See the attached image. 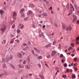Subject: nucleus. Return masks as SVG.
<instances>
[{
    "label": "nucleus",
    "mask_w": 79,
    "mask_h": 79,
    "mask_svg": "<svg viewBox=\"0 0 79 79\" xmlns=\"http://www.w3.org/2000/svg\"><path fill=\"white\" fill-rule=\"evenodd\" d=\"M10 57H9L8 55L6 56V60L7 62H8V61H10V59H9H9H10V60H13V55H10Z\"/></svg>",
    "instance_id": "1"
},
{
    "label": "nucleus",
    "mask_w": 79,
    "mask_h": 79,
    "mask_svg": "<svg viewBox=\"0 0 79 79\" xmlns=\"http://www.w3.org/2000/svg\"><path fill=\"white\" fill-rule=\"evenodd\" d=\"M6 26L5 25H2V28H1V30L2 31H3L6 29Z\"/></svg>",
    "instance_id": "2"
},
{
    "label": "nucleus",
    "mask_w": 79,
    "mask_h": 79,
    "mask_svg": "<svg viewBox=\"0 0 79 79\" xmlns=\"http://www.w3.org/2000/svg\"><path fill=\"white\" fill-rule=\"evenodd\" d=\"M72 29V27H71V26H69L66 27V30L67 31L71 30Z\"/></svg>",
    "instance_id": "3"
},
{
    "label": "nucleus",
    "mask_w": 79,
    "mask_h": 79,
    "mask_svg": "<svg viewBox=\"0 0 79 79\" xmlns=\"http://www.w3.org/2000/svg\"><path fill=\"white\" fill-rule=\"evenodd\" d=\"M22 24L21 23H19V26L18 27L19 29H22L23 28L24 26H22Z\"/></svg>",
    "instance_id": "4"
},
{
    "label": "nucleus",
    "mask_w": 79,
    "mask_h": 79,
    "mask_svg": "<svg viewBox=\"0 0 79 79\" xmlns=\"http://www.w3.org/2000/svg\"><path fill=\"white\" fill-rule=\"evenodd\" d=\"M17 55L18 56V57L20 58H21L23 56V55H22V54H21V53L18 52L17 54Z\"/></svg>",
    "instance_id": "5"
},
{
    "label": "nucleus",
    "mask_w": 79,
    "mask_h": 79,
    "mask_svg": "<svg viewBox=\"0 0 79 79\" xmlns=\"http://www.w3.org/2000/svg\"><path fill=\"white\" fill-rule=\"evenodd\" d=\"M16 12L14 11V13L13 14V19H16Z\"/></svg>",
    "instance_id": "6"
},
{
    "label": "nucleus",
    "mask_w": 79,
    "mask_h": 79,
    "mask_svg": "<svg viewBox=\"0 0 79 79\" xmlns=\"http://www.w3.org/2000/svg\"><path fill=\"white\" fill-rule=\"evenodd\" d=\"M56 53V51H52V53L51 54L52 56H55V55Z\"/></svg>",
    "instance_id": "7"
},
{
    "label": "nucleus",
    "mask_w": 79,
    "mask_h": 79,
    "mask_svg": "<svg viewBox=\"0 0 79 79\" xmlns=\"http://www.w3.org/2000/svg\"><path fill=\"white\" fill-rule=\"evenodd\" d=\"M66 71L68 73H69V72H72V69H67L66 70Z\"/></svg>",
    "instance_id": "8"
},
{
    "label": "nucleus",
    "mask_w": 79,
    "mask_h": 79,
    "mask_svg": "<svg viewBox=\"0 0 79 79\" xmlns=\"http://www.w3.org/2000/svg\"><path fill=\"white\" fill-rule=\"evenodd\" d=\"M31 14H32V12L31 10H30L27 12L28 15H31Z\"/></svg>",
    "instance_id": "9"
},
{
    "label": "nucleus",
    "mask_w": 79,
    "mask_h": 79,
    "mask_svg": "<svg viewBox=\"0 0 79 79\" xmlns=\"http://www.w3.org/2000/svg\"><path fill=\"white\" fill-rule=\"evenodd\" d=\"M6 68V64H5V63H4L2 65V68L3 69H5Z\"/></svg>",
    "instance_id": "10"
},
{
    "label": "nucleus",
    "mask_w": 79,
    "mask_h": 79,
    "mask_svg": "<svg viewBox=\"0 0 79 79\" xmlns=\"http://www.w3.org/2000/svg\"><path fill=\"white\" fill-rule=\"evenodd\" d=\"M44 35V33H41V34H39V36L40 37H42Z\"/></svg>",
    "instance_id": "11"
},
{
    "label": "nucleus",
    "mask_w": 79,
    "mask_h": 79,
    "mask_svg": "<svg viewBox=\"0 0 79 79\" xmlns=\"http://www.w3.org/2000/svg\"><path fill=\"white\" fill-rule=\"evenodd\" d=\"M10 67L13 68V69H15V66H14V65H13L12 64H10Z\"/></svg>",
    "instance_id": "12"
},
{
    "label": "nucleus",
    "mask_w": 79,
    "mask_h": 79,
    "mask_svg": "<svg viewBox=\"0 0 79 79\" xmlns=\"http://www.w3.org/2000/svg\"><path fill=\"white\" fill-rule=\"evenodd\" d=\"M73 60L75 62H77V57H74L73 58Z\"/></svg>",
    "instance_id": "13"
},
{
    "label": "nucleus",
    "mask_w": 79,
    "mask_h": 79,
    "mask_svg": "<svg viewBox=\"0 0 79 79\" xmlns=\"http://www.w3.org/2000/svg\"><path fill=\"white\" fill-rule=\"evenodd\" d=\"M65 25H64V24H63L62 26V29L64 30V29L65 28Z\"/></svg>",
    "instance_id": "14"
},
{
    "label": "nucleus",
    "mask_w": 79,
    "mask_h": 79,
    "mask_svg": "<svg viewBox=\"0 0 79 79\" xmlns=\"http://www.w3.org/2000/svg\"><path fill=\"white\" fill-rule=\"evenodd\" d=\"M71 77L72 79H74L76 78V76H75V74H73L72 75V76Z\"/></svg>",
    "instance_id": "15"
},
{
    "label": "nucleus",
    "mask_w": 79,
    "mask_h": 79,
    "mask_svg": "<svg viewBox=\"0 0 79 79\" xmlns=\"http://www.w3.org/2000/svg\"><path fill=\"white\" fill-rule=\"evenodd\" d=\"M17 32L19 34L21 32V30L19 29H18L17 30Z\"/></svg>",
    "instance_id": "16"
},
{
    "label": "nucleus",
    "mask_w": 79,
    "mask_h": 79,
    "mask_svg": "<svg viewBox=\"0 0 79 79\" xmlns=\"http://www.w3.org/2000/svg\"><path fill=\"white\" fill-rule=\"evenodd\" d=\"M39 76L41 78V79H44V76L43 75H40Z\"/></svg>",
    "instance_id": "17"
},
{
    "label": "nucleus",
    "mask_w": 79,
    "mask_h": 79,
    "mask_svg": "<svg viewBox=\"0 0 79 79\" xmlns=\"http://www.w3.org/2000/svg\"><path fill=\"white\" fill-rule=\"evenodd\" d=\"M3 42H4V43ZM3 42H2V44H4V45H5V43H6V40H3Z\"/></svg>",
    "instance_id": "18"
},
{
    "label": "nucleus",
    "mask_w": 79,
    "mask_h": 79,
    "mask_svg": "<svg viewBox=\"0 0 79 79\" xmlns=\"http://www.w3.org/2000/svg\"><path fill=\"white\" fill-rule=\"evenodd\" d=\"M8 7H7L6 6L5 7H4L3 8V9L4 10H6L8 9Z\"/></svg>",
    "instance_id": "19"
},
{
    "label": "nucleus",
    "mask_w": 79,
    "mask_h": 79,
    "mask_svg": "<svg viewBox=\"0 0 79 79\" xmlns=\"http://www.w3.org/2000/svg\"><path fill=\"white\" fill-rule=\"evenodd\" d=\"M21 16L22 18H24L25 17V15L24 13H22L21 14Z\"/></svg>",
    "instance_id": "20"
},
{
    "label": "nucleus",
    "mask_w": 79,
    "mask_h": 79,
    "mask_svg": "<svg viewBox=\"0 0 79 79\" xmlns=\"http://www.w3.org/2000/svg\"><path fill=\"white\" fill-rule=\"evenodd\" d=\"M73 17L74 19H77V16H76V15H73Z\"/></svg>",
    "instance_id": "21"
},
{
    "label": "nucleus",
    "mask_w": 79,
    "mask_h": 79,
    "mask_svg": "<svg viewBox=\"0 0 79 79\" xmlns=\"http://www.w3.org/2000/svg\"><path fill=\"white\" fill-rule=\"evenodd\" d=\"M3 13V10H0V14H1V15H2Z\"/></svg>",
    "instance_id": "22"
},
{
    "label": "nucleus",
    "mask_w": 79,
    "mask_h": 79,
    "mask_svg": "<svg viewBox=\"0 0 79 79\" xmlns=\"http://www.w3.org/2000/svg\"><path fill=\"white\" fill-rule=\"evenodd\" d=\"M43 16H47V14L46 13H44L42 14Z\"/></svg>",
    "instance_id": "23"
},
{
    "label": "nucleus",
    "mask_w": 79,
    "mask_h": 79,
    "mask_svg": "<svg viewBox=\"0 0 79 79\" xmlns=\"http://www.w3.org/2000/svg\"><path fill=\"white\" fill-rule=\"evenodd\" d=\"M27 61H28V62H30V57H29V56L27 57Z\"/></svg>",
    "instance_id": "24"
},
{
    "label": "nucleus",
    "mask_w": 79,
    "mask_h": 79,
    "mask_svg": "<svg viewBox=\"0 0 79 79\" xmlns=\"http://www.w3.org/2000/svg\"><path fill=\"white\" fill-rule=\"evenodd\" d=\"M24 11V9H22L20 10V13H23V11Z\"/></svg>",
    "instance_id": "25"
},
{
    "label": "nucleus",
    "mask_w": 79,
    "mask_h": 79,
    "mask_svg": "<svg viewBox=\"0 0 79 79\" xmlns=\"http://www.w3.org/2000/svg\"><path fill=\"white\" fill-rule=\"evenodd\" d=\"M26 69H30V67L28 65H27L25 67Z\"/></svg>",
    "instance_id": "26"
},
{
    "label": "nucleus",
    "mask_w": 79,
    "mask_h": 79,
    "mask_svg": "<svg viewBox=\"0 0 79 79\" xmlns=\"http://www.w3.org/2000/svg\"><path fill=\"white\" fill-rule=\"evenodd\" d=\"M23 64H26V60H25L23 62Z\"/></svg>",
    "instance_id": "27"
},
{
    "label": "nucleus",
    "mask_w": 79,
    "mask_h": 79,
    "mask_svg": "<svg viewBox=\"0 0 79 79\" xmlns=\"http://www.w3.org/2000/svg\"><path fill=\"white\" fill-rule=\"evenodd\" d=\"M22 45L23 47H25V46H27V44L25 43H23L22 44Z\"/></svg>",
    "instance_id": "28"
},
{
    "label": "nucleus",
    "mask_w": 79,
    "mask_h": 79,
    "mask_svg": "<svg viewBox=\"0 0 79 79\" xmlns=\"http://www.w3.org/2000/svg\"><path fill=\"white\" fill-rule=\"evenodd\" d=\"M27 19H28V18L25 17L23 19L24 21H26L27 20Z\"/></svg>",
    "instance_id": "29"
},
{
    "label": "nucleus",
    "mask_w": 79,
    "mask_h": 79,
    "mask_svg": "<svg viewBox=\"0 0 79 79\" xmlns=\"http://www.w3.org/2000/svg\"><path fill=\"white\" fill-rule=\"evenodd\" d=\"M52 45V43H49V44L48 45V47H49L51 46Z\"/></svg>",
    "instance_id": "30"
},
{
    "label": "nucleus",
    "mask_w": 79,
    "mask_h": 79,
    "mask_svg": "<svg viewBox=\"0 0 79 79\" xmlns=\"http://www.w3.org/2000/svg\"><path fill=\"white\" fill-rule=\"evenodd\" d=\"M64 66L65 68L67 67V64H66V63L64 64Z\"/></svg>",
    "instance_id": "31"
},
{
    "label": "nucleus",
    "mask_w": 79,
    "mask_h": 79,
    "mask_svg": "<svg viewBox=\"0 0 79 79\" xmlns=\"http://www.w3.org/2000/svg\"><path fill=\"white\" fill-rule=\"evenodd\" d=\"M15 27V25L13 24L12 25V29H14Z\"/></svg>",
    "instance_id": "32"
},
{
    "label": "nucleus",
    "mask_w": 79,
    "mask_h": 79,
    "mask_svg": "<svg viewBox=\"0 0 79 79\" xmlns=\"http://www.w3.org/2000/svg\"><path fill=\"white\" fill-rule=\"evenodd\" d=\"M15 41L17 43H19V40H15Z\"/></svg>",
    "instance_id": "33"
},
{
    "label": "nucleus",
    "mask_w": 79,
    "mask_h": 79,
    "mask_svg": "<svg viewBox=\"0 0 79 79\" xmlns=\"http://www.w3.org/2000/svg\"><path fill=\"white\" fill-rule=\"evenodd\" d=\"M17 66H19L20 68H22V67L21 66V64H18Z\"/></svg>",
    "instance_id": "34"
},
{
    "label": "nucleus",
    "mask_w": 79,
    "mask_h": 79,
    "mask_svg": "<svg viewBox=\"0 0 79 79\" xmlns=\"http://www.w3.org/2000/svg\"><path fill=\"white\" fill-rule=\"evenodd\" d=\"M71 49H73V48H72V47L71 46H70L68 48V50H71Z\"/></svg>",
    "instance_id": "35"
},
{
    "label": "nucleus",
    "mask_w": 79,
    "mask_h": 79,
    "mask_svg": "<svg viewBox=\"0 0 79 79\" xmlns=\"http://www.w3.org/2000/svg\"><path fill=\"white\" fill-rule=\"evenodd\" d=\"M38 66L39 67V68H41V64H38Z\"/></svg>",
    "instance_id": "36"
},
{
    "label": "nucleus",
    "mask_w": 79,
    "mask_h": 79,
    "mask_svg": "<svg viewBox=\"0 0 79 79\" xmlns=\"http://www.w3.org/2000/svg\"><path fill=\"white\" fill-rule=\"evenodd\" d=\"M38 59H42V56H38Z\"/></svg>",
    "instance_id": "37"
},
{
    "label": "nucleus",
    "mask_w": 79,
    "mask_h": 79,
    "mask_svg": "<svg viewBox=\"0 0 79 79\" xmlns=\"http://www.w3.org/2000/svg\"><path fill=\"white\" fill-rule=\"evenodd\" d=\"M31 52L32 53V54H33V55H34L35 53H34V50H31Z\"/></svg>",
    "instance_id": "38"
},
{
    "label": "nucleus",
    "mask_w": 79,
    "mask_h": 79,
    "mask_svg": "<svg viewBox=\"0 0 79 79\" xmlns=\"http://www.w3.org/2000/svg\"><path fill=\"white\" fill-rule=\"evenodd\" d=\"M66 77H67V76H66V75H63V77L65 79V78H66Z\"/></svg>",
    "instance_id": "39"
},
{
    "label": "nucleus",
    "mask_w": 79,
    "mask_h": 79,
    "mask_svg": "<svg viewBox=\"0 0 79 79\" xmlns=\"http://www.w3.org/2000/svg\"><path fill=\"white\" fill-rule=\"evenodd\" d=\"M46 3L47 5H48L49 4V2L47 1V2H46Z\"/></svg>",
    "instance_id": "40"
},
{
    "label": "nucleus",
    "mask_w": 79,
    "mask_h": 79,
    "mask_svg": "<svg viewBox=\"0 0 79 79\" xmlns=\"http://www.w3.org/2000/svg\"><path fill=\"white\" fill-rule=\"evenodd\" d=\"M63 54H61L60 56V58H62V57H63Z\"/></svg>",
    "instance_id": "41"
},
{
    "label": "nucleus",
    "mask_w": 79,
    "mask_h": 79,
    "mask_svg": "<svg viewBox=\"0 0 79 79\" xmlns=\"http://www.w3.org/2000/svg\"><path fill=\"white\" fill-rule=\"evenodd\" d=\"M54 25L56 27H58V25L57 24L55 23Z\"/></svg>",
    "instance_id": "42"
},
{
    "label": "nucleus",
    "mask_w": 79,
    "mask_h": 79,
    "mask_svg": "<svg viewBox=\"0 0 79 79\" xmlns=\"http://www.w3.org/2000/svg\"><path fill=\"white\" fill-rule=\"evenodd\" d=\"M4 74H5V75H8V74L6 72H5Z\"/></svg>",
    "instance_id": "43"
},
{
    "label": "nucleus",
    "mask_w": 79,
    "mask_h": 79,
    "mask_svg": "<svg viewBox=\"0 0 79 79\" xmlns=\"http://www.w3.org/2000/svg\"><path fill=\"white\" fill-rule=\"evenodd\" d=\"M10 37H14V35L12 34H10Z\"/></svg>",
    "instance_id": "44"
},
{
    "label": "nucleus",
    "mask_w": 79,
    "mask_h": 79,
    "mask_svg": "<svg viewBox=\"0 0 79 79\" xmlns=\"http://www.w3.org/2000/svg\"><path fill=\"white\" fill-rule=\"evenodd\" d=\"M34 56H38V55L37 54H33Z\"/></svg>",
    "instance_id": "45"
},
{
    "label": "nucleus",
    "mask_w": 79,
    "mask_h": 79,
    "mask_svg": "<svg viewBox=\"0 0 79 79\" xmlns=\"http://www.w3.org/2000/svg\"><path fill=\"white\" fill-rule=\"evenodd\" d=\"M23 51H26V50H27V49L25 48H23Z\"/></svg>",
    "instance_id": "46"
},
{
    "label": "nucleus",
    "mask_w": 79,
    "mask_h": 79,
    "mask_svg": "<svg viewBox=\"0 0 79 79\" xmlns=\"http://www.w3.org/2000/svg\"><path fill=\"white\" fill-rule=\"evenodd\" d=\"M5 59H4L3 58L2 59V63H3L4 62H5Z\"/></svg>",
    "instance_id": "47"
},
{
    "label": "nucleus",
    "mask_w": 79,
    "mask_h": 79,
    "mask_svg": "<svg viewBox=\"0 0 79 79\" xmlns=\"http://www.w3.org/2000/svg\"><path fill=\"white\" fill-rule=\"evenodd\" d=\"M32 27H33V28H35V25L33 24L32 25Z\"/></svg>",
    "instance_id": "48"
},
{
    "label": "nucleus",
    "mask_w": 79,
    "mask_h": 79,
    "mask_svg": "<svg viewBox=\"0 0 79 79\" xmlns=\"http://www.w3.org/2000/svg\"><path fill=\"white\" fill-rule=\"evenodd\" d=\"M75 45H77L78 44V42H77V41H76V42H75Z\"/></svg>",
    "instance_id": "49"
},
{
    "label": "nucleus",
    "mask_w": 79,
    "mask_h": 79,
    "mask_svg": "<svg viewBox=\"0 0 79 79\" xmlns=\"http://www.w3.org/2000/svg\"><path fill=\"white\" fill-rule=\"evenodd\" d=\"M71 45H72V47H74V44L73 43H71V44H70Z\"/></svg>",
    "instance_id": "50"
},
{
    "label": "nucleus",
    "mask_w": 79,
    "mask_h": 79,
    "mask_svg": "<svg viewBox=\"0 0 79 79\" xmlns=\"http://www.w3.org/2000/svg\"><path fill=\"white\" fill-rule=\"evenodd\" d=\"M74 70L75 71H77V68L76 67H75L74 68Z\"/></svg>",
    "instance_id": "51"
},
{
    "label": "nucleus",
    "mask_w": 79,
    "mask_h": 79,
    "mask_svg": "<svg viewBox=\"0 0 79 79\" xmlns=\"http://www.w3.org/2000/svg\"><path fill=\"white\" fill-rule=\"evenodd\" d=\"M66 7L67 8H69V4H67L66 5Z\"/></svg>",
    "instance_id": "52"
},
{
    "label": "nucleus",
    "mask_w": 79,
    "mask_h": 79,
    "mask_svg": "<svg viewBox=\"0 0 79 79\" xmlns=\"http://www.w3.org/2000/svg\"><path fill=\"white\" fill-rule=\"evenodd\" d=\"M39 23L40 24H42V23H43V21H41Z\"/></svg>",
    "instance_id": "53"
},
{
    "label": "nucleus",
    "mask_w": 79,
    "mask_h": 79,
    "mask_svg": "<svg viewBox=\"0 0 79 79\" xmlns=\"http://www.w3.org/2000/svg\"><path fill=\"white\" fill-rule=\"evenodd\" d=\"M65 48H66V49L68 48V46H65Z\"/></svg>",
    "instance_id": "54"
},
{
    "label": "nucleus",
    "mask_w": 79,
    "mask_h": 79,
    "mask_svg": "<svg viewBox=\"0 0 79 79\" xmlns=\"http://www.w3.org/2000/svg\"><path fill=\"white\" fill-rule=\"evenodd\" d=\"M34 50H35V51H37V48H34Z\"/></svg>",
    "instance_id": "55"
},
{
    "label": "nucleus",
    "mask_w": 79,
    "mask_h": 79,
    "mask_svg": "<svg viewBox=\"0 0 79 79\" xmlns=\"http://www.w3.org/2000/svg\"><path fill=\"white\" fill-rule=\"evenodd\" d=\"M49 10H52V7H50V8H49Z\"/></svg>",
    "instance_id": "56"
},
{
    "label": "nucleus",
    "mask_w": 79,
    "mask_h": 79,
    "mask_svg": "<svg viewBox=\"0 0 79 79\" xmlns=\"http://www.w3.org/2000/svg\"><path fill=\"white\" fill-rule=\"evenodd\" d=\"M41 33V30H40L39 31V34H40Z\"/></svg>",
    "instance_id": "57"
},
{
    "label": "nucleus",
    "mask_w": 79,
    "mask_h": 79,
    "mask_svg": "<svg viewBox=\"0 0 79 79\" xmlns=\"http://www.w3.org/2000/svg\"><path fill=\"white\" fill-rule=\"evenodd\" d=\"M77 24H79V20H78L77 21Z\"/></svg>",
    "instance_id": "58"
},
{
    "label": "nucleus",
    "mask_w": 79,
    "mask_h": 79,
    "mask_svg": "<svg viewBox=\"0 0 79 79\" xmlns=\"http://www.w3.org/2000/svg\"><path fill=\"white\" fill-rule=\"evenodd\" d=\"M36 51L37 52H38V53H39V52H40V50H37Z\"/></svg>",
    "instance_id": "59"
},
{
    "label": "nucleus",
    "mask_w": 79,
    "mask_h": 79,
    "mask_svg": "<svg viewBox=\"0 0 79 79\" xmlns=\"http://www.w3.org/2000/svg\"><path fill=\"white\" fill-rule=\"evenodd\" d=\"M77 40H79V36H78V37L77 38Z\"/></svg>",
    "instance_id": "60"
},
{
    "label": "nucleus",
    "mask_w": 79,
    "mask_h": 79,
    "mask_svg": "<svg viewBox=\"0 0 79 79\" xmlns=\"http://www.w3.org/2000/svg\"><path fill=\"white\" fill-rule=\"evenodd\" d=\"M43 28H45V25H44L42 26Z\"/></svg>",
    "instance_id": "61"
},
{
    "label": "nucleus",
    "mask_w": 79,
    "mask_h": 79,
    "mask_svg": "<svg viewBox=\"0 0 79 79\" xmlns=\"http://www.w3.org/2000/svg\"><path fill=\"white\" fill-rule=\"evenodd\" d=\"M50 55H48L47 56V58H50Z\"/></svg>",
    "instance_id": "62"
},
{
    "label": "nucleus",
    "mask_w": 79,
    "mask_h": 79,
    "mask_svg": "<svg viewBox=\"0 0 79 79\" xmlns=\"http://www.w3.org/2000/svg\"><path fill=\"white\" fill-rule=\"evenodd\" d=\"M28 44H29L30 45V44H31V42L30 41H28Z\"/></svg>",
    "instance_id": "63"
},
{
    "label": "nucleus",
    "mask_w": 79,
    "mask_h": 79,
    "mask_svg": "<svg viewBox=\"0 0 79 79\" xmlns=\"http://www.w3.org/2000/svg\"><path fill=\"white\" fill-rule=\"evenodd\" d=\"M77 13L79 14V10H78L77 11Z\"/></svg>",
    "instance_id": "64"
}]
</instances>
